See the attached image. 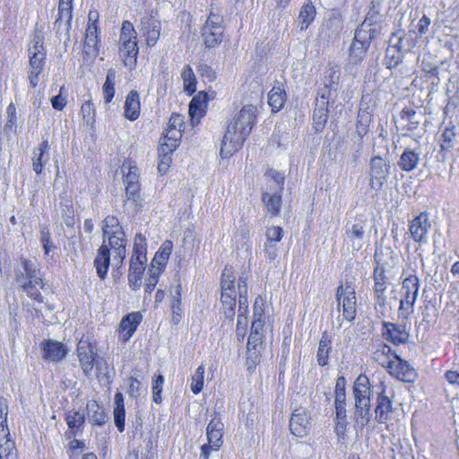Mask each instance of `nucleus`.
Listing matches in <instances>:
<instances>
[{"instance_id":"obj_1","label":"nucleus","mask_w":459,"mask_h":459,"mask_svg":"<svg viewBox=\"0 0 459 459\" xmlns=\"http://www.w3.org/2000/svg\"><path fill=\"white\" fill-rule=\"evenodd\" d=\"M103 240L98 250L94 264L98 276L105 279L108 266L119 268L126 255L127 240L123 227L115 216H107L103 221Z\"/></svg>"},{"instance_id":"obj_2","label":"nucleus","mask_w":459,"mask_h":459,"mask_svg":"<svg viewBox=\"0 0 459 459\" xmlns=\"http://www.w3.org/2000/svg\"><path fill=\"white\" fill-rule=\"evenodd\" d=\"M257 108L247 104L236 112L227 126L221 145V156L228 158L237 152L256 123Z\"/></svg>"},{"instance_id":"obj_3","label":"nucleus","mask_w":459,"mask_h":459,"mask_svg":"<svg viewBox=\"0 0 459 459\" xmlns=\"http://www.w3.org/2000/svg\"><path fill=\"white\" fill-rule=\"evenodd\" d=\"M223 17L215 12L212 4L205 23L201 30V36L206 48H214L221 45L223 39Z\"/></svg>"},{"instance_id":"obj_4","label":"nucleus","mask_w":459,"mask_h":459,"mask_svg":"<svg viewBox=\"0 0 459 459\" xmlns=\"http://www.w3.org/2000/svg\"><path fill=\"white\" fill-rule=\"evenodd\" d=\"M30 74L29 82L35 88L39 83V75L43 71L46 60V52L43 47V38L35 34L28 49Z\"/></svg>"},{"instance_id":"obj_5","label":"nucleus","mask_w":459,"mask_h":459,"mask_svg":"<svg viewBox=\"0 0 459 459\" xmlns=\"http://www.w3.org/2000/svg\"><path fill=\"white\" fill-rule=\"evenodd\" d=\"M420 280L414 273L409 274L402 284L403 295L400 299L399 315L408 320L414 312V304L418 298Z\"/></svg>"},{"instance_id":"obj_6","label":"nucleus","mask_w":459,"mask_h":459,"mask_svg":"<svg viewBox=\"0 0 459 459\" xmlns=\"http://www.w3.org/2000/svg\"><path fill=\"white\" fill-rule=\"evenodd\" d=\"M338 302V313L342 311V317L348 322H351L356 317L357 298L355 290L348 283L340 285L336 291Z\"/></svg>"},{"instance_id":"obj_7","label":"nucleus","mask_w":459,"mask_h":459,"mask_svg":"<svg viewBox=\"0 0 459 459\" xmlns=\"http://www.w3.org/2000/svg\"><path fill=\"white\" fill-rule=\"evenodd\" d=\"M265 325V316L264 310L263 299L258 297L254 303L253 321L251 325L250 335L247 343L262 346L264 342V327Z\"/></svg>"},{"instance_id":"obj_8","label":"nucleus","mask_w":459,"mask_h":459,"mask_svg":"<svg viewBox=\"0 0 459 459\" xmlns=\"http://www.w3.org/2000/svg\"><path fill=\"white\" fill-rule=\"evenodd\" d=\"M365 221L359 220L351 224H347L343 243L348 251L358 252L363 247L365 238Z\"/></svg>"},{"instance_id":"obj_9","label":"nucleus","mask_w":459,"mask_h":459,"mask_svg":"<svg viewBox=\"0 0 459 459\" xmlns=\"http://www.w3.org/2000/svg\"><path fill=\"white\" fill-rule=\"evenodd\" d=\"M369 186L374 190H379L384 186L390 173V165L380 156H375L369 163Z\"/></svg>"},{"instance_id":"obj_10","label":"nucleus","mask_w":459,"mask_h":459,"mask_svg":"<svg viewBox=\"0 0 459 459\" xmlns=\"http://www.w3.org/2000/svg\"><path fill=\"white\" fill-rule=\"evenodd\" d=\"M374 280V296L376 300V308L382 314L385 311L387 304V297L385 290L388 286V278L385 273V269L382 266H377L373 273Z\"/></svg>"},{"instance_id":"obj_11","label":"nucleus","mask_w":459,"mask_h":459,"mask_svg":"<svg viewBox=\"0 0 459 459\" xmlns=\"http://www.w3.org/2000/svg\"><path fill=\"white\" fill-rule=\"evenodd\" d=\"M76 352L80 367L82 369L83 374L85 376H90L93 369L94 361L97 356L96 347L87 340H80L77 344Z\"/></svg>"},{"instance_id":"obj_12","label":"nucleus","mask_w":459,"mask_h":459,"mask_svg":"<svg viewBox=\"0 0 459 459\" xmlns=\"http://www.w3.org/2000/svg\"><path fill=\"white\" fill-rule=\"evenodd\" d=\"M387 371L392 377L403 382L411 383L417 377L415 369L408 361L402 359L398 354L396 359H394Z\"/></svg>"},{"instance_id":"obj_13","label":"nucleus","mask_w":459,"mask_h":459,"mask_svg":"<svg viewBox=\"0 0 459 459\" xmlns=\"http://www.w3.org/2000/svg\"><path fill=\"white\" fill-rule=\"evenodd\" d=\"M310 425V417L306 409L299 408L294 411L290 420V429L294 436L298 437L307 436Z\"/></svg>"},{"instance_id":"obj_14","label":"nucleus","mask_w":459,"mask_h":459,"mask_svg":"<svg viewBox=\"0 0 459 459\" xmlns=\"http://www.w3.org/2000/svg\"><path fill=\"white\" fill-rule=\"evenodd\" d=\"M431 227L427 212H420L410 223L409 230L415 242L423 243L427 241V234Z\"/></svg>"},{"instance_id":"obj_15","label":"nucleus","mask_w":459,"mask_h":459,"mask_svg":"<svg viewBox=\"0 0 459 459\" xmlns=\"http://www.w3.org/2000/svg\"><path fill=\"white\" fill-rule=\"evenodd\" d=\"M352 392L355 404H370L372 390L368 377L359 375L353 384Z\"/></svg>"},{"instance_id":"obj_16","label":"nucleus","mask_w":459,"mask_h":459,"mask_svg":"<svg viewBox=\"0 0 459 459\" xmlns=\"http://www.w3.org/2000/svg\"><path fill=\"white\" fill-rule=\"evenodd\" d=\"M141 30L145 38L146 44L149 47H153L160 39V22L153 15L144 16L141 19Z\"/></svg>"},{"instance_id":"obj_17","label":"nucleus","mask_w":459,"mask_h":459,"mask_svg":"<svg viewBox=\"0 0 459 459\" xmlns=\"http://www.w3.org/2000/svg\"><path fill=\"white\" fill-rule=\"evenodd\" d=\"M43 350V358L50 362H57L65 358L68 350L60 342L55 340H48L41 343Z\"/></svg>"},{"instance_id":"obj_18","label":"nucleus","mask_w":459,"mask_h":459,"mask_svg":"<svg viewBox=\"0 0 459 459\" xmlns=\"http://www.w3.org/2000/svg\"><path fill=\"white\" fill-rule=\"evenodd\" d=\"M118 52L124 65L130 70L134 69L136 65V57L138 55L137 39L118 43Z\"/></svg>"},{"instance_id":"obj_19","label":"nucleus","mask_w":459,"mask_h":459,"mask_svg":"<svg viewBox=\"0 0 459 459\" xmlns=\"http://www.w3.org/2000/svg\"><path fill=\"white\" fill-rule=\"evenodd\" d=\"M141 321L142 315L139 312L130 313L123 317L119 325V338L124 342L129 340L134 333Z\"/></svg>"},{"instance_id":"obj_20","label":"nucleus","mask_w":459,"mask_h":459,"mask_svg":"<svg viewBox=\"0 0 459 459\" xmlns=\"http://www.w3.org/2000/svg\"><path fill=\"white\" fill-rule=\"evenodd\" d=\"M207 108V94L204 91L198 92L189 103V116L193 126L198 124L205 114Z\"/></svg>"},{"instance_id":"obj_21","label":"nucleus","mask_w":459,"mask_h":459,"mask_svg":"<svg viewBox=\"0 0 459 459\" xmlns=\"http://www.w3.org/2000/svg\"><path fill=\"white\" fill-rule=\"evenodd\" d=\"M224 424L221 419L216 414L210 420L206 428V437L209 443L213 444L215 447L222 446Z\"/></svg>"},{"instance_id":"obj_22","label":"nucleus","mask_w":459,"mask_h":459,"mask_svg":"<svg viewBox=\"0 0 459 459\" xmlns=\"http://www.w3.org/2000/svg\"><path fill=\"white\" fill-rule=\"evenodd\" d=\"M83 50L89 56H96L100 50V39L97 24H89L85 32Z\"/></svg>"},{"instance_id":"obj_23","label":"nucleus","mask_w":459,"mask_h":459,"mask_svg":"<svg viewBox=\"0 0 459 459\" xmlns=\"http://www.w3.org/2000/svg\"><path fill=\"white\" fill-rule=\"evenodd\" d=\"M147 262L130 259L128 271V285L133 290L140 289L143 283V273Z\"/></svg>"},{"instance_id":"obj_24","label":"nucleus","mask_w":459,"mask_h":459,"mask_svg":"<svg viewBox=\"0 0 459 459\" xmlns=\"http://www.w3.org/2000/svg\"><path fill=\"white\" fill-rule=\"evenodd\" d=\"M281 193L280 191L266 190L262 193V202L266 212L271 216H278L281 206Z\"/></svg>"},{"instance_id":"obj_25","label":"nucleus","mask_w":459,"mask_h":459,"mask_svg":"<svg viewBox=\"0 0 459 459\" xmlns=\"http://www.w3.org/2000/svg\"><path fill=\"white\" fill-rule=\"evenodd\" d=\"M342 30V22L339 14L333 13L324 22L320 28L319 34L321 37L327 39L336 37Z\"/></svg>"},{"instance_id":"obj_26","label":"nucleus","mask_w":459,"mask_h":459,"mask_svg":"<svg viewBox=\"0 0 459 459\" xmlns=\"http://www.w3.org/2000/svg\"><path fill=\"white\" fill-rule=\"evenodd\" d=\"M377 29L370 27L368 21H363L359 27L356 30L352 43L368 47L371 41L376 38Z\"/></svg>"},{"instance_id":"obj_27","label":"nucleus","mask_w":459,"mask_h":459,"mask_svg":"<svg viewBox=\"0 0 459 459\" xmlns=\"http://www.w3.org/2000/svg\"><path fill=\"white\" fill-rule=\"evenodd\" d=\"M375 410L376 420L382 423L389 419V413L393 411V403L390 398L385 394V388L378 394Z\"/></svg>"},{"instance_id":"obj_28","label":"nucleus","mask_w":459,"mask_h":459,"mask_svg":"<svg viewBox=\"0 0 459 459\" xmlns=\"http://www.w3.org/2000/svg\"><path fill=\"white\" fill-rule=\"evenodd\" d=\"M421 118V114L417 113L415 109L411 108H404L400 113V122L403 126V129L407 132L418 128Z\"/></svg>"},{"instance_id":"obj_29","label":"nucleus","mask_w":459,"mask_h":459,"mask_svg":"<svg viewBox=\"0 0 459 459\" xmlns=\"http://www.w3.org/2000/svg\"><path fill=\"white\" fill-rule=\"evenodd\" d=\"M384 327L385 332L383 335L394 344L404 343L407 341L408 333L403 326L393 323H385Z\"/></svg>"},{"instance_id":"obj_30","label":"nucleus","mask_w":459,"mask_h":459,"mask_svg":"<svg viewBox=\"0 0 459 459\" xmlns=\"http://www.w3.org/2000/svg\"><path fill=\"white\" fill-rule=\"evenodd\" d=\"M396 355L397 353L390 346L382 343L374 351L373 359L380 366L388 369L394 359H396Z\"/></svg>"},{"instance_id":"obj_31","label":"nucleus","mask_w":459,"mask_h":459,"mask_svg":"<svg viewBox=\"0 0 459 459\" xmlns=\"http://www.w3.org/2000/svg\"><path fill=\"white\" fill-rule=\"evenodd\" d=\"M140 99L135 91H131L125 102V117L131 120H136L140 115Z\"/></svg>"},{"instance_id":"obj_32","label":"nucleus","mask_w":459,"mask_h":459,"mask_svg":"<svg viewBox=\"0 0 459 459\" xmlns=\"http://www.w3.org/2000/svg\"><path fill=\"white\" fill-rule=\"evenodd\" d=\"M88 420L94 425H103L108 420V415L104 409L96 401H90L86 405Z\"/></svg>"},{"instance_id":"obj_33","label":"nucleus","mask_w":459,"mask_h":459,"mask_svg":"<svg viewBox=\"0 0 459 459\" xmlns=\"http://www.w3.org/2000/svg\"><path fill=\"white\" fill-rule=\"evenodd\" d=\"M125 205H132L136 210H139L143 205V199L141 195L139 183L128 184L126 186V200Z\"/></svg>"},{"instance_id":"obj_34","label":"nucleus","mask_w":459,"mask_h":459,"mask_svg":"<svg viewBox=\"0 0 459 459\" xmlns=\"http://www.w3.org/2000/svg\"><path fill=\"white\" fill-rule=\"evenodd\" d=\"M49 144L48 140H44L39 146L33 152V170L37 174H40L43 165L48 160Z\"/></svg>"},{"instance_id":"obj_35","label":"nucleus","mask_w":459,"mask_h":459,"mask_svg":"<svg viewBox=\"0 0 459 459\" xmlns=\"http://www.w3.org/2000/svg\"><path fill=\"white\" fill-rule=\"evenodd\" d=\"M181 137L182 132L167 128L163 135V142L161 143V152H172L173 151H175L178 145Z\"/></svg>"},{"instance_id":"obj_36","label":"nucleus","mask_w":459,"mask_h":459,"mask_svg":"<svg viewBox=\"0 0 459 459\" xmlns=\"http://www.w3.org/2000/svg\"><path fill=\"white\" fill-rule=\"evenodd\" d=\"M419 161L420 153L412 150L406 149L400 157L398 166L402 170L409 172L416 169Z\"/></svg>"},{"instance_id":"obj_37","label":"nucleus","mask_w":459,"mask_h":459,"mask_svg":"<svg viewBox=\"0 0 459 459\" xmlns=\"http://www.w3.org/2000/svg\"><path fill=\"white\" fill-rule=\"evenodd\" d=\"M316 15V10L314 4L311 2L304 4L299 13L300 30H306L314 22Z\"/></svg>"},{"instance_id":"obj_38","label":"nucleus","mask_w":459,"mask_h":459,"mask_svg":"<svg viewBox=\"0 0 459 459\" xmlns=\"http://www.w3.org/2000/svg\"><path fill=\"white\" fill-rule=\"evenodd\" d=\"M115 408H114V421L115 425L120 432L125 429V404L124 397L121 393H117L114 398Z\"/></svg>"},{"instance_id":"obj_39","label":"nucleus","mask_w":459,"mask_h":459,"mask_svg":"<svg viewBox=\"0 0 459 459\" xmlns=\"http://www.w3.org/2000/svg\"><path fill=\"white\" fill-rule=\"evenodd\" d=\"M331 342V336L327 332H324L317 350V362L320 366H325L328 363L329 354L332 351Z\"/></svg>"},{"instance_id":"obj_40","label":"nucleus","mask_w":459,"mask_h":459,"mask_svg":"<svg viewBox=\"0 0 459 459\" xmlns=\"http://www.w3.org/2000/svg\"><path fill=\"white\" fill-rule=\"evenodd\" d=\"M171 242L167 241L163 244V247L155 254L152 260L150 268L160 269V273L163 271L170 254H171Z\"/></svg>"},{"instance_id":"obj_41","label":"nucleus","mask_w":459,"mask_h":459,"mask_svg":"<svg viewBox=\"0 0 459 459\" xmlns=\"http://www.w3.org/2000/svg\"><path fill=\"white\" fill-rule=\"evenodd\" d=\"M24 272L26 273L27 278L29 279V282L30 285L34 283V286L43 287V281L39 274V270L36 263L22 259V261Z\"/></svg>"},{"instance_id":"obj_42","label":"nucleus","mask_w":459,"mask_h":459,"mask_svg":"<svg viewBox=\"0 0 459 459\" xmlns=\"http://www.w3.org/2000/svg\"><path fill=\"white\" fill-rule=\"evenodd\" d=\"M236 291H221V300L225 317L232 320L236 307Z\"/></svg>"},{"instance_id":"obj_43","label":"nucleus","mask_w":459,"mask_h":459,"mask_svg":"<svg viewBox=\"0 0 459 459\" xmlns=\"http://www.w3.org/2000/svg\"><path fill=\"white\" fill-rule=\"evenodd\" d=\"M238 312L246 316L247 311V276L242 274L238 278Z\"/></svg>"},{"instance_id":"obj_44","label":"nucleus","mask_w":459,"mask_h":459,"mask_svg":"<svg viewBox=\"0 0 459 459\" xmlns=\"http://www.w3.org/2000/svg\"><path fill=\"white\" fill-rule=\"evenodd\" d=\"M117 79V72L110 68L107 72L106 81L103 84V97L106 103H109L115 95V83Z\"/></svg>"},{"instance_id":"obj_45","label":"nucleus","mask_w":459,"mask_h":459,"mask_svg":"<svg viewBox=\"0 0 459 459\" xmlns=\"http://www.w3.org/2000/svg\"><path fill=\"white\" fill-rule=\"evenodd\" d=\"M131 260L147 262L146 238L141 233L135 235Z\"/></svg>"},{"instance_id":"obj_46","label":"nucleus","mask_w":459,"mask_h":459,"mask_svg":"<svg viewBox=\"0 0 459 459\" xmlns=\"http://www.w3.org/2000/svg\"><path fill=\"white\" fill-rule=\"evenodd\" d=\"M371 419L370 404H355L354 424L355 427L363 428L367 426Z\"/></svg>"},{"instance_id":"obj_47","label":"nucleus","mask_w":459,"mask_h":459,"mask_svg":"<svg viewBox=\"0 0 459 459\" xmlns=\"http://www.w3.org/2000/svg\"><path fill=\"white\" fill-rule=\"evenodd\" d=\"M286 94L281 87H273L268 94V104L273 111L280 110L285 102Z\"/></svg>"},{"instance_id":"obj_48","label":"nucleus","mask_w":459,"mask_h":459,"mask_svg":"<svg viewBox=\"0 0 459 459\" xmlns=\"http://www.w3.org/2000/svg\"><path fill=\"white\" fill-rule=\"evenodd\" d=\"M265 178L268 183L267 190L282 192L284 186V176L274 169H269L265 173Z\"/></svg>"},{"instance_id":"obj_49","label":"nucleus","mask_w":459,"mask_h":459,"mask_svg":"<svg viewBox=\"0 0 459 459\" xmlns=\"http://www.w3.org/2000/svg\"><path fill=\"white\" fill-rule=\"evenodd\" d=\"M72 11L73 0H59L58 18L56 19V23H61L62 21H65L69 26L73 16Z\"/></svg>"},{"instance_id":"obj_50","label":"nucleus","mask_w":459,"mask_h":459,"mask_svg":"<svg viewBox=\"0 0 459 459\" xmlns=\"http://www.w3.org/2000/svg\"><path fill=\"white\" fill-rule=\"evenodd\" d=\"M328 118V108L327 107L324 106H316V108L314 110L313 114V126L316 129V131H322L325 124L327 122Z\"/></svg>"},{"instance_id":"obj_51","label":"nucleus","mask_w":459,"mask_h":459,"mask_svg":"<svg viewBox=\"0 0 459 459\" xmlns=\"http://www.w3.org/2000/svg\"><path fill=\"white\" fill-rule=\"evenodd\" d=\"M261 349L260 345H250L247 343V367L248 370L254 369L257 364L260 362L261 358Z\"/></svg>"},{"instance_id":"obj_52","label":"nucleus","mask_w":459,"mask_h":459,"mask_svg":"<svg viewBox=\"0 0 459 459\" xmlns=\"http://www.w3.org/2000/svg\"><path fill=\"white\" fill-rule=\"evenodd\" d=\"M121 172L124 176V182L126 185L139 183V169L136 166L132 165L131 161H125L121 167Z\"/></svg>"},{"instance_id":"obj_53","label":"nucleus","mask_w":459,"mask_h":459,"mask_svg":"<svg viewBox=\"0 0 459 459\" xmlns=\"http://www.w3.org/2000/svg\"><path fill=\"white\" fill-rule=\"evenodd\" d=\"M368 49V47L352 43L350 48L349 64L355 65H359L366 56Z\"/></svg>"},{"instance_id":"obj_54","label":"nucleus","mask_w":459,"mask_h":459,"mask_svg":"<svg viewBox=\"0 0 459 459\" xmlns=\"http://www.w3.org/2000/svg\"><path fill=\"white\" fill-rule=\"evenodd\" d=\"M370 122V113L366 110H359L356 122V133L359 137L364 136L368 133Z\"/></svg>"},{"instance_id":"obj_55","label":"nucleus","mask_w":459,"mask_h":459,"mask_svg":"<svg viewBox=\"0 0 459 459\" xmlns=\"http://www.w3.org/2000/svg\"><path fill=\"white\" fill-rule=\"evenodd\" d=\"M181 78L184 82V90L185 91H187L189 94H192L195 91L196 85H195V75L193 72V69L190 67V65L184 66L182 73H181Z\"/></svg>"},{"instance_id":"obj_56","label":"nucleus","mask_w":459,"mask_h":459,"mask_svg":"<svg viewBox=\"0 0 459 459\" xmlns=\"http://www.w3.org/2000/svg\"><path fill=\"white\" fill-rule=\"evenodd\" d=\"M204 372H205V368H204V366L203 364H201L196 368L195 374L192 376V379H191V391L195 394H198L203 390Z\"/></svg>"},{"instance_id":"obj_57","label":"nucleus","mask_w":459,"mask_h":459,"mask_svg":"<svg viewBox=\"0 0 459 459\" xmlns=\"http://www.w3.org/2000/svg\"><path fill=\"white\" fill-rule=\"evenodd\" d=\"M137 39V33L129 21H124L121 27L118 43Z\"/></svg>"},{"instance_id":"obj_58","label":"nucleus","mask_w":459,"mask_h":459,"mask_svg":"<svg viewBox=\"0 0 459 459\" xmlns=\"http://www.w3.org/2000/svg\"><path fill=\"white\" fill-rule=\"evenodd\" d=\"M346 380L344 377H339L335 384L334 405L346 404Z\"/></svg>"},{"instance_id":"obj_59","label":"nucleus","mask_w":459,"mask_h":459,"mask_svg":"<svg viewBox=\"0 0 459 459\" xmlns=\"http://www.w3.org/2000/svg\"><path fill=\"white\" fill-rule=\"evenodd\" d=\"M235 276L231 268L226 267L221 274V291H236L235 290Z\"/></svg>"},{"instance_id":"obj_60","label":"nucleus","mask_w":459,"mask_h":459,"mask_svg":"<svg viewBox=\"0 0 459 459\" xmlns=\"http://www.w3.org/2000/svg\"><path fill=\"white\" fill-rule=\"evenodd\" d=\"M65 420L70 429L81 427L85 420V417L82 413L77 411H69L66 413Z\"/></svg>"},{"instance_id":"obj_61","label":"nucleus","mask_w":459,"mask_h":459,"mask_svg":"<svg viewBox=\"0 0 459 459\" xmlns=\"http://www.w3.org/2000/svg\"><path fill=\"white\" fill-rule=\"evenodd\" d=\"M82 119L87 125H92L95 121V108L91 100H86L81 107Z\"/></svg>"},{"instance_id":"obj_62","label":"nucleus","mask_w":459,"mask_h":459,"mask_svg":"<svg viewBox=\"0 0 459 459\" xmlns=\"http://www.w3.org/2000/svg\"><path fill=\"white\" fill-rule=\"evenodd\" d=\"M161 274L160 269L149 268L148 277L145 280L144 289L148 293H152L159 281L160 275Z\"/></svg>"},{"instance_id":"obj_63","label":"nucleus","mask_w":459,"mask_h":459,"mask_svg":"<svg viewBox=\"0 0 459 459\" xmlns=\"http://www.w3.org/2000/svg\"><path fill=\"white\" fill-rule=\"evenodd\" d=\"M455 133L452 128H446L440 138V147L442 151H449L453 148Z\"/></svg>"},{"instance_id":"obj_64","label":"nucleus","mask_w":459,"mask_h":459,"mask_svg":"<svg viewBox=\"0 0 459 459\" xmlns=\"http://www.w3.org/2000/svg\"><path fill=\"white\" fill-rule=\"evenodd\" d=\"M127 385L128 387L126 392L131 397L138 398L139 396L142 395L143 388L142 386L141 382L137 378L134 377H128Z\"/></svg>"}]
</instances>
